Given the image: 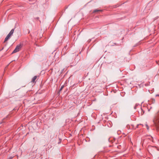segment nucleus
<instances>
[{"label":"nucleus","instance_id":"obj_4","mask_svg":"<svg viewBox=\"0 0 159 159\" xmlns=\"http://www.w3.org/2000/svg\"><path fill=\"white\" fill-rule=\"evenodd\" d=\"M37 78V76H34L32 79L31 82L33 83H34L35 81V80Z\"/></svg>","mask_w":159,"mask_h":159},{"label":"nucleus","instance_id":"obj_3","mask_svg":"<svg viewBox=\"0 0 159 159\" xmlns=\"http://www.w3.org/2000/svg\"><path fill=\"white\" fill-rule=\"evenodd\" d=\"M22 46L21 45H17L14 50L13 51L12 53H16L20 51L21 49Z\"/></svg>","mask_w":159,"mask_h":159},{"label":"nucleus","instance_id":"obj_8","mask_svg":"<svg viewBox=\"0 0 159 159\" xmlns=\"http://www.w3.org/2000/svg\"><path fill=\"white\" fill-rule=\"evenodd\" d=\"M146 127H147V128L148 129H149V127L148 126V125H146Z\"/></svg>","mask_w":159,"mask_h":159},{"label":"nucleus","instance_id":"obj_5","mask_svg":"<svg viewBox=\"0 0 159 159\" xmlns=\"http://www.w3.org/2000/svg\"><path fill=\"white\" fill-rule=\"evenodd\" d=\"M102 10H99V9H96L95 10H94L93 11V12H98V11H101Z\"/></svg>","mask_w":159,"mask_h":159},{"label":"nucleus","instance_id":"obj_7","mask_svg":"<svg viewBox=\"0 0 159 159\" xmlns=\"http://www.w3.org/2000/svg\"><path fill=\"white\" fill-rule=\"evenodd\" d=\"M63 87H64V86H62L61 87V88H60V89L59 91H61L62 90V89H63Z\"/></svg>","mask_w":159,"mask_h":159},{"label":"nucleus","instance_id":"obj_1","mask_svg":"<svg viewBox=\"0 0 159 159\" xmlns=\"http://www.w3.org/2000/svg\"><path fill=\"white\" fill-rule=\"evenodd\" d=\"M153 122L157 128L159 129V120L157 117H156L153 120Z\"/></svg>","mask_w":159,"mask_h":159},{"label":"nucleus","instance_id":"obj_9","mask_svg":"<svg viewBox=\"0 0 159 159\" xmlns=\"http://www.w3.org/2000/svg\"><path fill=\"white\" fill-rule=\"evenodd\" d=\"M119 132H120V130H118V132H117V133H119Z\"/></svg>","mask_w":159,"mask_h":159},{"label":"nucleus","instance_id":"obj_2","mask_svg":"<svg viewBox=\"0 0 159 159\" xmlns=\"http://www.w3.org/2000/svg\"><path fill=\"white\" fill-rule=\"evenodd\" d=\"M14 31V29H12L8 34L5 39L4 42L7 41L10 38V37L12 35Z\"/></svg>","mask_w":159,"mask_h":159},{"label":"nucleus","instance_id":"obj_6","mask_svg":"<svg viewBox=\"0 0 159 159\" xmlns=\"http://www.w3.org/2000/svg\"><path fill=\"white\" fill-rule=\"evenodd\" d=\"M152 103H154L155 102V101L154 99H152Z\"/></svg>","mask_w":159,"mask_h":159}]
</instances>
